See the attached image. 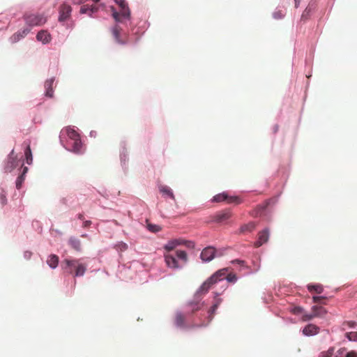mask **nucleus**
Wrapping results in <instances>:
<instances>
[{"mask_svg":"<svg viewBox=\"0 0 357 357\" xmlns=\"http://www.w3.org/2000/svg\"><path fill=\"white\" fill-rule=\"evenodd\" d=\"M231 264H237L241 266H245V262L243 260L236 259H234V260L231 261Z\"/></svg>","mask_w":357,"mask_h":357,"instance_id":"41","label":"nucleus"},{"mask_svg":"<svg viewBox=\"0 0 357 357\" xmlns=\"http://www.w3.org/2000/svg\"><path fill=\"white\" fill-rule=\"evenodd\" d=\"M123 248L124 249H126V248H127V245H126V243H123Z\"/></svg>","mask_w":357,"mask_h":357,"instance_id":"55","label":"nucleus"},{"mask_svg":"<svg viewBox=\"0 0 357 357\" xmlns=\"http://www.w3.org/2000/svg\"><path fill=\"white\" fill-rule=\"evenodd\" d=\"M325 298H326L325 296H314L312 297V300H313L314 303H321V301Z\"/></svg>","mask_w":357,"mask_h":357,"instance_id":"43","label":"nucleus"},{"mask_svg":"<svg viewBox=\"0 0 357 357\" xmlns=\"http://www.w3.org/2000/svg\"><path fill=\"white\" fill-rule=\"evenodd\" d=\"M270 234V229L268 227L260 231L258 234L257 241L254 243L255 247L259 248L266 243L269 240Z\"/></svg>","mask_w":357,"mask_h":357,"instance_id":"13","label":"nucleus"},{"mask_svg":"<svg viewBox=\"0 0 357 357\" xmlns=\"http://www.w3.org/2000/svg\"><path fill=\"white\" fill-rule=\"evenodd\" d=\"M258 270H259V268L257 269H256V271L254 273H256L257 271H258Z\"/></svg>","mask_w":357,"mask_h":357,"instance_id":"56","label":"nucleus"},{"mask_svg":"<svg viewBox=\"0 0 357 357\" xmlns=\"http://www.w3.org/2000/svg\"><path fill=\"white\" fill-rule=\"evenodd\" d=\"M25 162L30 165L33 162V155L29 145H27L24 149Z\"/></svg>","mask_w":357,"mask_h":357,"instance_id":"26","label":"nucleus"},{"mask_svg":"<svg viewBox=\"0 0 357 357\" xmlns=\"http://www.w3.org/2000/svg\"><path fill=\"white\" fill-rule=\"evenodd\" d=\"M238 280V277L236 274L229 273L225 277V281L227 282H230L232 284H235Z\"/></svg>","mask_w":357,"mask_h":357,"instance_id":"32","label":"nucleus"},{"mask_svg":"<svg viewBox=\"0 0 357 357\" xmlns=\"http://www.w3.org/2000/svg\"><path fill=\"white\" fill-rule=\"evenodd\" d=\"M231 217V212L229 211H220L215 214L214 221L216 222H222Z\"/></svg>","mask_w":357,"mask_h":357,"instance_id":"23","label":"nucleus"},{"mask_svg":"<svg viewBox=\"0 0 357 357\" xmlns=\"http://www.w3.org/2000/svg\"><path fill=\"white\" fill-rule=\"evenodd\" d=\"M120 7L117 11L112 8V16L115 25L110 28L114 43L119 45H126L129 43L130 32L135 34V26L132 21L131 12L125 0H114Z\"/></svg>","mask_w":357,"mask_h":357,"instance_id":"2","label":"nucleus"},{"mask_svg":"<svg viewBox=\"0 0 357 357\" xmlns=\"http://www.w3.org/2000/svg\"><path fill=\"white\" fill-rule=\"evenodd\" d=\"M64 26H66V29H73V28H74V23H72V24H66V25L65 24Z\"/></svg>","mask_w":357,"mask_h":357,"instance_id":"50","label":"nucleus"},{"mask_svg":"<svg viewBox=\"0 0 357 357\" xmlns=\"http://www.w3.org/2000/svg\"><path fill=\"white\" fill-rule=\"evenodd\" d=\"M28 167H22V169L20 172H18L19 175L15 181V186L17 190H20L21 188L22 183L24 181L25 176L26 173L28 172Z\"/></svg>","mask_w":357,"mask_h":357,"instance_id":"22","label":"nucleus"},{"mask_svg":"<svg viewBox=\"0 0 357 357\" xmlns=\"http://www.w3.org/2000/svg\"><path fill=\"white\" fill-rule=\"evenodd\" d=\"M349 341L357 342V332H349L345 334Z\"/></svg>","mask_w":357,"mask_h":357,"instance_id":"35","label":"nucleus"},{"mask_svg":"<svg viewBox=\"0 0 357 357\" xmlns=\"http://www.w3.org/2000/svg\"><path fill=\"white\" fill-rule=\"evenodd\" d=\"M55 81L54 77L47 79L44 83L45 88V96L52 98L54 97V89L53 85Z\"/></svg>","mask_w":357,"mask_h":357,"instance_id":"17","label":"nucleus"},{"mask_svg":"<svg viewBox=\"0 0 357 357\" xmlns=\"http://www.w3.org/2000/svg\"><path fill=\"white\" fill-rule=\"evenodd\" d=\"M90 137H95L96 136V132L94 130H91L89 133Z\"/></svg>","mask_w":357,"mask_h":357,"instance_id":"51","label":"nucleus"},{"mask_svg":"<svg viewBox=\"0 0 357 357\" xmlns=\"http://www.w3.org/2000/svg\"><path fill=\"white\" fill-rule=\"evenodd\" d=\"M73 4L80 5L86 2V0H72Z\"/></svg>","mask_w":357,"mask_h":357,"instance_id":"46","label":"nucleus"},{"mask_svg":"<svg viewBox=\"0 0 357 357\" xmlns=\"http://www.w3.org/2000/svg\"><path fill=\"white\" fill-rule=\"evenodd\" d=\"M80 14H86L89 15V5H84L80 8L79 10Z\"/></svg>","mask_w":357,"mask_h":357,"instance_id":"39","label":"nucleus"},{"mask_svg":"<svg viewBox=\"0 0 357 357\" xmlns=\"http://www.w3.org/2000/svg\"><path fill=\"white\" fill-rule=\"evenodd\" d=\"M255 228V224L253 222H250L246 225H243L240 229V232L243 233L245 231H252Z\"/></svg>","mask_w":357,"mask_h":357,"instance_id":"31","label":"nucleus"},{"mask_svg":"<svg viewBox=\"0 0 357 357\" xmlns=\"http://www.w3.org/2000/svg\"><path fill=\"white\" fill-rule=\"evenodd\" d=\"M91 225V222L90 220H85L83 222V227L86 228L89 227Z\"/></svg>","mask_w":357,"mask_h":357,"instance_id":"48","label":"nucleus"},{"mask_svg":"<svg viewBox=\"0 0 357 357\" xmlns=\"http://www.w3.org/2000/svg\"><path fill=\"white\" fill-rule=\"evenodd\" d=\"M229 270L230 268L226 267L215 271L198 288L196 291V296H201L202 294L208 292L213 284L223 282L227 276V273Z\"/></svg>","mask_w":357,"mask_h":357,"instance_id":"5","label":"nucleus"},{"mask_svg":"<svg viewBox=\"0 0 357 357\" xmlns=\"http://www.w3.org/2000/svg\"><path fill=\"white\" fill-rule=\"evenodd\" d=\"M0 202L2 205H5L7 203V199L6 192L4 189L0 188Z\"/></svg>","mask_w":357,"mask_h":357,"instance_id":"36","label":"nucleus"},{"mask_svg":"<svg viewBox=\"0 0 357 357\" xmlns=\"http://www.w3.org/2000/svg\"><path fill=\"white\" fill-rule=\"evenodd\" d=\"M176 241H174V239L172 240H170L167 242V243H166L165 245H164V248L166 250H174L175 248H176Z\"/></svg>","mask_w":357,"mask_h":357,"instance_id":"34","label":"nucleus"},{"mask_svg":"<svg viewBox=\"0 0 357 357\" xmlns=\"http://www.w3.org/2000/svg\"><path fill=\"white\" fill-rule=\"evenodd\" d=\"M59 141L68 151L77 155L84 153V147L80 135L74 126H68L62 129L59 135Z\"/></svg>","mask_w":357,"mask_h":357,"instance_id":"3","label":"nucleus"},{"mask_svg":"<svg viewBox=\"0 0 357 357\" xmlns=\"http://www.w3.org/2000/svg\"><path fill=\"white\" fill-rule=\"evenodd\" d=\"M158 190L165 199H170L175 201V196L172 189L166 185H159Z\"/></svg>","mask_w":357,"mask_h":357,"instance_id":"16","label":"nucleus"},{"mask_svg":"<svg viewBox=\"0 0 357 357\" xmlns=\"http://www.w3.org/2000/svg\"><path fill=\"white\" fill-rule=\"evenodd\" d=\"M215 257V250L213 247L205 248L200 254L201 259L204 262H209Z\"/></svg>","mask_w":357,"mask_h":357,"instance_id":"14","label":"nucleus"},{"mask_svg":"<svg viewBox=\"0 0 357 357\" xmlns=\"http://www.w3.org/2000/svg\"><path fill=\"white\" fill-rule=\"evenodd\" d=\"M61 268L74 277H82L84 275L87 266L82 262L81 259L67 257L61 262Z\"/></svg>","mask_w":357,"mask_h":357,"instance_id":"4","label":"nucleus"},{"mask_svg":"<svg viewBox=\"0 0 357 357\" xmlns=\"http://www.w3.org/2000/svg\"><path fill=\"white\" fill-rule=\"evenodd\" d=\"M25 23L30 27L43 25L47 18L43 14H28L24 16Z\"/></svg>","mask_w":357,"mask_h":357,"instance_id":"11","label":"nucleus"},{"mask_svg":"<svg viewBox=\"0 0 357 357\" xmlns=\"http://www.w3.org/2000/svg\"><path fill=\"white\" fill-rule=\"evenodd\" d=\"M280 195L277 197L271 198L264 204L258 206V213L261 216L269 217L273 212V207L276 204Z\"/></svg>","mask_w":357,"mask_h":357,"instance_id":"10","label":"nucleus"},{"mask_svg":"<svg viewBox=\"0 0 357 357\" xmlns=\"http://www.w3.org/2000/svg\"><path fill=\"white\" fill-rule=\"evenodd\" d=\"M307 288L310 291H314L317 294H321L324 291V287L320 284H308Z\"/></svg>","mask_w":357,"mask_h":357,"instance_id":"27","label":"nucleus"},{"mask_svg":"<svg viewBox=\"0 0 357 357\" xmlns=\"http://www.w3.org/2000/svg\"><path fill=\"white\" fill-rule=\"evenodd\" d=\"M98 11V7L94 5L89 6V17L93 18V14Z\"/></svg>","mask_w":357,"mask_h":357,"instance_id":"38","label":"nucleus"},{"mask_svg":"<svg viewBox=\"0 0 357 357\" xmlns=\"http://www.w3.org/2000/svg\"><path fill=\"white\" fill-rule=\"evenodd\" d=\"M204 302L202 301L200 296H196L195 293L192 300L189 301L183 307V312L176 311L175 314L174 324L180 330L187 331L194 327H206L211 322L208 323L206 312L204 314H198L199 311L202 312Z\"/></svg>","mask_w":357,"mask_h":357,"instance_id":"1","label":"nucleus"},{"mask_svg":"<svg viewBox=\"0 0 357 357\" xmlns=\"http://www.w3.org/2000/svg\"><path fill=\"white\" fill-rule=\"evenodd\" d=\"M149 26H150V23H149L148 21H145V22L143 23V24H142V26H139V27H138V29H139L140 28H142V29H144V31H144L145 30H146V29L149 27Z\"/></svg>","mask_w":357,"mask_h":357,"instance_id":"44","label":"nucleus"},{"mask_svg":"<svg viewBox=\"0 0 357 357\" xmlns=\"http://www.w3.org/2000/svg\"><path fill=\"white\" fill-rule=\"evenodd\" d=\"M165 261L169 268L181 270L188 261V255L185 251L178 250L176 251L175 256L173 255H165Z\"/></svg>","mask_w":357,"mask_h":357,"instance_id":"6","label":"nucleus"},{"mask_svg":"<svg viewBox=\"0 0 357 357\" xmlns=\"http://www.w3.org/2000/svg\"><path fill=\"white\" fill-rule=\"evenodd\" d=\"M77 218H78L79 220H84V215H83V214H81V213L78 214V215H77Z\"/></svg>","mask_w":357,"mask_h":357,"instance_id":"53","label":"nucleus"},{"mask_svg":"<svg viewBox=\"0 0 357 357\" xmlns=\"http://www.w3.org/2000/svg\"><path fill=\"white\" fill-rule=\"evenodd\" d=\"M298 310H299V311L302 310V308L298 307Z\"/></svg>","mask_w":357,"mask_h":357,"instance_id":"57","label":"nucleus"},{"mask_svg":"<svg viewBox=\"0 0 357 357\" xmlns=\"http://www.w3.org/2000/svg\"><path fill=\"white\" fill-rule=\"evenodd\" d=\"M221 285V289L222 291L220 292H214V302L211 307L206 311V317L208 319V323L211 322L215 314L216 313V311L220 305V303L222 301V299L219 298L218 296L223 292L225 290H226L228 287V284L227 282L225 280L223 282H220Z\"/></svg>","mask_w":357,"mask_h":357,"instance_id":"8","label":"nucleus"},{"mask_svg":"<svg viewBox=\"0 0 357 357\" xmlns=\"http://www.w3.org/2000/svg\"><path fill=\"white\" fill-rule=\"evenodd\" d=\"M326 310L321 306L313 305L312 307V313L310 314H307V319L310 320L314 317H322L326 314Z\"/></svg>","mask_w":357,"mask_h":357,"instance_id":"18","label":"nucleus"},{"mask_svg":"<svg viewBox=\"0 0 357 357\" xmlns=\"http://www.w3.org/2000/svg\"><path fill=\"white\" fill-rule=\"evenodd\" d=\"M319 331L318 326L309 324L303 328V334L305 336H314L319 333Z\"/></svg>","mask_w":357,"mask_h":357,"instance_id":"20","label":"nucleus"},{"mask_svg":"<svg viewBox=\"0 0 357 357\" xmlns=\"http://www.w3.org/2000/svg\"><path fill=\"white\" fill-rule=\"evenodd\" d=\"M146 227L149 231L153 233H157L161 230V227L159 225L151 223L147 224Z\"/></svg>","mask_w":357,"mask_h":357,"instance_id":"33","label":"nucleus"},{"mask_svg":"<svg viewBox=\"0 0 357 357\" xmlns=\"http://www.w3.org/2000/svg\"><path fill=\"white\" fill-rule=\"evenodd\" d=\"M94 3H98L100 0H92Z\"/></svg>","mask_w":357,"mask_h":357,"instance_id":"54","label":"nucleus"},{"mask_svg":"<svg viewBox=\"0 0 357 357\" xmlns=\"http://www.w3.org/2000/svg\"><path fill=\"white\" fill-rule=\"evenodd\" d=\"M213 202H221L227 201L228 203H236L240 204L241 202V199L237 196H229L227 192H222L221 193L215 195L211 199Z\"/></svg>","mask_w":357,"mask_h":357,"instance_id":"12","label":"nucleus"},{"mask_svg":"<svg viewBox=\"0 0 357 357\" xmlns=\"http://www.w3.org/2000/svg\"><path fill=\"white\" fill-rule=\"evenodd\" d=\"M334 357H357V351H347L345 348L339 349L335 353Z\"/></svg>","mask_w":357,"mask_h":357,"instance_id":"21","label":"nucleus"},{"mask_svg":"<svg viewBox=\"0 0 357 357\" xmlns=\"http://www.w3.org/2000/svg\"><path fill=\"white\" fill-rule=\"evenodd\" d=\"M33 253L29 250H26L23 253V257L26 260H29L31 258Z\"/></svg>","mask_w":357,"mask_h":357,"instance_id":"42","label":"nucleus"},{"mask_svg":"<svg viewBox=\"0 0 357 357\" xmlns=\"http://www.w3.org/2000/svg\"><path fill=\"white\" fill-rule=\"evenodd\" d=\"M24 161L22 160V157L18 158L17 155L15 154L14 149H13L8 154L6 161L4 164L5 172H13L16 170L20 172L22 167H24Z\"/></svg>","mask_w":357,"mask_h":357,"instance_id":"7","label":"nucleus"},{"mask_svg":"<svg viewBox=\"0 0 357 357\" xmlns=\"http://www.w3.org/2000/svg\"><path fill=\"white\" fill-rule=\"evenodd\" d=\"M36 40L43 45H47L50 43L52 36L47 30H40L36 34Z\"/></svg>","mask_w":357,"mask_h":357,"instance_id":"19","label":"nucleus"},{"mask_svg":"<svg viewBox=\"0 0 357 357\" xmlns=\"http://www.w3.org/2000/svg\"><path fill=\"white\" fill-rule=\"evenodd\" d=\"M346 324L349 326V328H354L356 326V322L354 321H349L346 323Z\"/></svg>","mask_w":357,"mask_h":357,"instance_id":"45","label":"nucleus"},{"mask_svg":"<svg viewBox=\"0 0 357 357\" xmlns=\"http://www.w3.org/2000/svg\"><path fill=\"white\" fill-rule=\"evenodd\" d=\"M286 15V12L282 10H280L278 8H276L272 13V17L273 19L275 20H282L284 17Z\"/></svg>","mask_w":357,"mask_h":357,"instance_id":"28","label":"nucleus"},{"mask_svg":"<svg viewBox=\"0 0 357 357\" xmlns=\"http://www.w3.org/2000/svg\"><path fill=\"white\" fill-rule=\"evenodd\" d=\"M183 245L188 248H194L195 245L193 241L186 240H184Z\"/></svg>","mask_w":357,"mask_h":357,"instance_id":"40","label":"nucleus"},{"mask_svg":"<svg viewBox=\"0 0 357 357\" xmlns=\"http://www.w3.org/2000/svg\"><path fill=\"white\" fill-rule=\"evenodd\" d=\"M294 3H295V7L298 8L300 5L301 0H294Z\"/></svg>","mask_w":357,"mask_h":357,"instance_id":"52","label":"nucleus"},{"mask_svg":"<svg viewBox=\"0 0 357 357\" xmlns=\"http://www.w3.org/2000/svg\"><path fill=\"white\" fill-rule=\"evenodd\" d=\"M30 31L31 29L29 27L24 28L23 29L17 31L9 38L10 43L14 44L19 42L25 38Z\"/></svg>","mask_w":357,"mask_h":357,"instance_id":"15","label":"nucleus"},{"mask_svg":"<svg viewBox=\"0 0 357 357\" xmlns=\"http://www.w3.org/2000/svg\"><path fill=\"white\" fill-rule=\"evenodd\" d=\"M312 10H313L312 5H308V6H307V8L303 12V13L301 15V20L303 21L307 20L308 19V17H310V14L312 13Z\"/></svg>","mask_w":357,"mask_h":357,"instance_id":"30","label":"nucleus"},{"mask_svg":"<svg viewBox=\"0 0 357 357\" xmlns=\"http://www.w3.org/2000/svg\"><path fill=\"white\" fill-rule=\"evenodd\" d=\"M120 159L121 165L123 168H125V166L126 165V162H128V153L126 150L125 147H122V150L120 153Z\"/></svg>","mask_w":357,"mask_h":357,"instance_id":"29","label":"nucleus"},{"mask_svg":"<svg viewBox=\"0 0 357 357\" xmlns=\"http://www.w3.org/2000/svg\"><path fill=\"white\" fill-rule=\"evenodd\" d=\"M68 244L69 245L75 250L76 251H81L82 246H81V241L79 238L75 236L70 237L68 240Z\"/></svg>","mask_w":357,"mask_h":357,"instance_id":"24","label":"nucleus"},{"mask_svg":"<svg viewBox=\"0 0 357 357\" xmlns=\"http://www.w3.org/2000/svg\"><path fill=\"white\" fill-rule=\"evenodd\" d=\"M278 129H279V126H278V125H275V126L273 127V132H274V133H276V132L278 131Z\"/></svg>","mask_w":357,"mask_h":357,"instance_id":"49","label":"nucleus"},{"mask_svg":"<svg viewBox=\"0 0 357 357\" xmlns=\"http://www.w3.org/2000/svg\"><path fill=\"white\" fill-rule=\"evenodd\" d=\"M73 8L67 2H63L58 8L59 17L58 22L63 26L71 18Z\"/></svg>","mask_w":357,"mask_h":357,"instance_id":"9","label":"nucleus"},{"mask_svg":"<svg viewBox=\"0 0 357 357\" xmlns=\"http://www.w3.org/2000/svg\"><path fill=\"white\" fill-rule=\"evenodd\" d=\"M47 264L52 269H55L59 264V257L54 254L48 256Z\"/></svg>","mask_w":357,"mask_h":357,"instance_id":"25","label":"nucleus"},{"mask_svg":"<svg viewBox=\"0 0 357 357\" xmlns=\"http://www.w3.org/2000/svg\"><path fill=\"white\" fill-rule=\"evenodd\" d=\"M174 241H176V247L178 245H183V242H184V240L183 239H181V238H176V239H174Z\"/></svg>","mask_w":357,"mask_h":357,"instance_id":"47","label":"nucleus"},{"mask_svg":"<svg viewBox=\"0 0 357 357\" xmlns=\"http://www.w3.org/2000/svg\"><path fill=\"white\" fill-rule=\"evenodd\" d=\"M334 354V348L331 347L326 352H322L319 357H332Z\"/></svg>","mask_w":357,"mask_h":357,"instance_id":"37","label":"nucleus"}]
</instances>
